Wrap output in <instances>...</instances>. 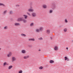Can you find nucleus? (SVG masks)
Listing matches in <instances>:
<instances>
[{"label": "nucleus", "mask_w": 73, "mask_h": 73, "mask_svg": "<svg viewBox=\"0 0 73 73\" xmlns=\"http://www.w3.org/2000/svg\"><path fill=\"white\" fill-rule=\"evenodd\" d=\"M27 14L29 16H31V14L29 13H27Z\"/></svg>", "instance_id": "nucleus-30"}, {"label": "nucleus", "mask_w": 73, "mask_h": 73, "mask_svg": "<svg viewBox=\"0 0 73 73\" xmlns=\"http://www.w3.org/2000/svg\"><path fill=\"white\" fill-rule=\"evenodd\" d=\"M23 71L22 70H21L19 72V73H22Z\"/></svg>", "instance_id": "nucleus-28"}, {"label": "nucleus", "mask_w": 73, "mask_h": 73, "mask_svg": "<svg viewBox=\"0 0 73 73\" xmlns=\"http://www.w3.org/2000/svg\"><path fill=\"white\" fill-rule=\"evenodd\" d=\"M26 52L25 50H23L22 51V53H25Z\"/></svg>", "instance_id": "nucleus-16"}, {"label": "nucleus", "mask_w": 73, "mask_h": 73, "mask_svg": "<svg viewBox=\"0 0 73 73\" xmlns=\"http://www.w3.org/2000/svg\"><path fill=\"white\" fill-rule=\"evenodd\" d=\"M36 31L37 32H40V30H39V29H37Z\"/></svg>", "instance_id": "nucleus-24"}, {"label": "nucleus", "mask_w": 73, "mask_h": 73, "mask_svg": "<svg viewBox=\"0 0 73 73\" xmlns=\"http://www.w3.org/2000/svg\"><path fill=\"white\" fill-rule=\"evenodd\" d=\"M39 51H41V50H39Z\"/></svg>", "instance_id": "nucleus-39"}, {"label": "nucleus", "mask_w": 73, "mask_h": 73, "mask_svg": "<svg viewBox=\"0 0 73 73\" xmlns=\"http://www.w3.org/2000/svg\"><path fill=\"white\" fill-rule=\"evenodd\" d=\"M7 26H6V27H4V29H7Z\"/></svg>", "instance_id": "nucleus-32"}, {"label": "nucleus", "mask_w": 73, "mask_h": 73, "mask_svg": "<svg viewBox=\"0 0 73 73\" xmlns=\"http://www.w3.org/2000/svg\"><path fill=\"white\" fill-rule=\"evenodd\" d=\"M6 64L7 63H6V62H5L4 64V65H6Z\"/></svg>", "instance_id": "nucleus-35"}, {"label": "nucleus", "mask_w": 73, "mask_h": 73, "mask_svg": "<svg viewBox=\"0 0 73 73\" xmlns=\"http://www.w3.org/2000/svg\"><path fill=\"white\" fill-rule=\"evenodd\" d=\"M19 5H16V7H19Z\"/></svg>", "instance_id": "nucleus-34"}, {"label": "nucleus", "mask_w": 73, "mask_h": 73, "mask_svg": "<svg viewBox=\"0 0 73 73\" xmlns=\"http://www.w3.org/2000/svg\"><path fill=\"white\" fill-rule=\"evenodd\" d=\"M7 12H8L7 10L3 12V14L4 15H5V14L7 13Z\"/></svg>", "instance_id": "nucleus-15"}, {"label": "nucleus", "mask_w": 73, "mask_h": 73, "mask_svg": "<svg viewBox=\"0 0 73 73\" xmlns=\"http://www.w3.org/2000/svg\"><path fill=\"white\" fill-rule=\"evenodd\" d=\"M58 47L57 46H55L54 48V49L55 50H57L58 49Z\"/></svg>", "instance_id": "nucleus-8"}, {"label": "nucleus", "mask_w": 73, "mask_h": 73, "mask_svg": "<svg viewBox=\"0 0 73 73\" xmlns=\"http://www.w3.org/2000/svg\"><path fill=\"white\" fill-rule=\"evenodd\" d=\"M21 36H24V37H26V35L24 34H21Z\"/></svg>", "instance_id": "nucleus-21"}, {"label": "nucleus", "mask_w": 73, "mask_h": 73, "mask_svg": "<svg viewBox=\"0 0 73 73\" xmlns=\"http://www.w3.org/2000/svg\"><path fill=\"white\" fill-rule=\"evenodd\" d=\"M16 58L15 57H12V62H14L15 61H16Z\"/></svg>", "instance_id": "nucleus-4"}, {"label": "nucleus", "mask_w": 73, "mask_h": 73, "mask_svg": "<svg viewBox=\"0 0 73 73\" xmlns=\"http://www.w3.org/2000/svg\"><path fill=\"white\" fill-rule=\"evenodd\" d=\"M22 21H23L24 23H27V20L23 19Z\"/></svg>", "instance_id": "nucleus-17"}, {"label": "nucleus", "mask_w": 73, "mask_h": 73, "mask_svg": "<svg viewBox=\"0 0 73 73\" xmlns=\"http://www.w3.org/2000/svg\"><path fill=\"white\" fill-rule=\"evenodd\" d=\"M65 22H66V23H68V21L67 20L65 19Z\"/></svg>", "instance_id": "nucleus-33"}, {"label": "nucleus", "mask_w": 73, "mask_h": 73, "mask_svg": "<svg viewBox=\"0 0 73 73\" xmlns=\"http://www.w3.org/2000/svg\"><path fill=\"white\" fill-rule=\"evenodd\" d=\"M54 60H50V63H51V64H53V63H54Z\"/></svg>", "instance_id": "nucleus-12"}, {"label": "nucleus", "mask_w": 73, "mask_h": 73, "mask_svg": "<svg viewBox=\"0 0 73 73\" xmlns=\"http://www.w3.org/2000/svg\"><path fill=\"white\" fill-rule=\"evenodd\" d=\"M64 32H66V31H67V29L66 28L64 30Z\"/></svg>", "instance_id": "nucleus-26"}, {"label": "nucleus", "mask_w": 73, "mask_h": 73, "mask_svg": "<svg viewBox=\"0 0 73 73\" xmlns=\"http://www.w3.org/2000/svg\"><path fill=\"white\" fill-rule=\"evenodd\" d=\"M64 58H65V60H67V59L68 58H67V57L65 56L64 57Z\"/></svg>", "instance_id": "nucleus-29"}, {"label": "nucleus", "mask_w": 73, "mask_h": 73, "mask_svg": "<svg viewBox=\"0 0 73 73\" xmlns=\"http://www.w3.org/2000/svg\"><path fill=\"white\" fill-rule=\"evenodd\" d=\"M42 7L44 8V9H45L46 8H47V6H46V5H44L42 6Z\"/></svg>", "instance_id": "nucleus-9"}, {"label": "nucleus", "mask_w": 73, "mask_h": 73, "mask_svg": "<svg viewBox=\"0 0 73 73\" xmlns=\"http://www.w3.org/2000/svg\"><path fill=\"white\" fill-rule=\"evenodd\" d=\"M23 18H19L17 19V21H23Z\"/></svg>", "instance_id": "nucleus-1"}, {"label": "nucleus", "mask_w": 73, "mask_h": 73, "mask_svg": "<svg viewBox=\"0 0 73 73\" xmlns=\"http://www.w3.org/2000/svg\"><path fill=\"white\" fill-rule=\"evenodd\" d=\"M1 50V48H0V50Z\"/></svg>", "instance_id": "nucleus-40"}, {"label": "nucleus", "mask_w": 73, "mask_h": 73, "mask_svg": "<svg viewBox=\"0 0 73 73\" xmlns=\"http://www.w3.org/2000/svg\"><path fill=\"white\" fill-rule=\"evenodd\" d=\"M66 49H67V50H68V47L66 48Z\"/></svg>", "instance_id": "nucleus-38"}, {"label": "nucleus", "mask_w": 73, "mask_h": 73, "mask_svg": "<svg viewBox=\"0 0 73 73\" xmlns=\"http://www.w3.org/2000/svg\"><path fill=\"white\" fill-rule=\"evenodd\" d=\"M39 69H43V67L41 66L39 68Z\"/></svg>", "instance_id": "nucleus-25"}, {"label": "nucleus", "mask_w": 73, "mask_h": 73, "mask_svg": "<svg viewBox=\"0 0 73 73\" xmlns=\"http://www.w3.org/2000/svg\"><path fill=\"white\" fill-rule=\"evenodd\" d=\"M43 38L42 37L40 38H38L39 40H42Z\"/></svg>", "instance_id": "nucleus-31"}, {"label": "nucleus", "mask_w": 73, "mask_h": 73, "mask_svg": "<svg viewBox=\"0 0 73 73\" xmlns=\"http://www.w3.org/2000/svg\"><path fill=\"white\" fill-rule=\"evenodd\" d=\"M11 56H12V53L11 52H9V53L7 54V57H8Z\"/></svg>", "instance_id": "nucleus-6"}, {"label": "nucleus", "mask_w": 73, "mask_h": 73, "mask_svg": "<svg viewBox=\"0 0 73 73\" xmlns=\"http://www.w3.org/2000/svg\"><path fill=\"white\" fill-rule=\"evenodd\" d=\"M29 41H35V38H29Z\"/></svg>", "instance_id": "nucleus-7"}, {"label": "nucleus", "mask_w": 73, "mask_h": 73, "mask_svg": "<svg viewBox=\"0 0 73 73\" xmlns=\"http://www.w3.org/2000/svg\"><path fill=\"white\" fill-rule=\"evenodd\" d=\"M56 5L54 4H53L52 5V9L54 10V9H56Z\"/></svg>", "instance_id": "nucleus-2"}, {"label": "nucleus", "mask_w": 73, "mask_h": 73, "mask_svg": "<svg viewBox=\"0 0 73 73\" xmlns=\"http://www.w3.org/2000/svg\"><path fill=\"white\" fill-rule=\"evenodd\" d=\"M34 25V23H31L30 24L31 27H33Z\"/></svg>", "instance_id": "nucleus-20"}, {"label": "nucleus", "mask_w": 73, "mask_h": 73, "mask_svg": "<svg viewBox=\"0 0 73 73\" xmlns=\"http://www.w3.org/2000/svg\"><path fill=\"white\" fill-rule=\"evenodd\" d=\"M43 30V28L42 27H40L39 28V30L40 31H42V30Z\"/></svg>", "instance_id": "nucleus-19"}, {"label": "nucleus", "mask_w": 73, "mask_h": 73, "mask_svg": "<svg viewBox=\"0 0 73 73\" xmlns=\"http://www.w3.org/2000/svg\"><path fill=\"white\" fill-rule=\"evenodd\" d=\"M12 67H13V66H10L9 67V69H11V68H12Z\"/></svg>", "instance_id": "nucleus-23"}, {"label": "nucleus", "mask_w": 73, "mask_h": 73, "mask_svg": "<svg viewBox=\"0 0 73 73\" xmlns=\"http://www.w3.org/2000/svg\"><path fill=\"white\" fill-rule=\"evenodd\" d=\"M50 38L51 40H52L53 38H52V37H50Z\"/></svg>", "instance_id": "nucleus-37"}, {"label": "nucleus", "mask_w": 73, "mask_h": 73, "mask_svg": "<svg viewBox=\"0 0 73 73\" xmlns=\"http://www.w3.org/2000/svg\"><path fill=\"white\" fill-rule=\"evenodd\" d=\"M0 5H1V6L2 5L3 6H4L5 7V6L4 4L3 3H0Z\"/></svg>", "instance_id": "nucleus-18"}, {"label": "nucleus", "mask_w": 73, "mask_h": 73, "mask_svg": "<svg viewBox=\"0 0 73 73\" xmlns=\"http://www.w3.org/2000/svg\"><path fill=\"white\" fill-rule=\"evenodd\" d=\"M29 56L28 55L27 56H24L23 58H24V59H27V58H29Z\"/></svg>", "instance_id": "nucleus-10"}, {"label": "nucleus", "mask_w": 73, "mask_h": 73, "mask_svg": "<svg viewBox=\"0 0 73 73\" xmlns=\"http://www.w3.org/2000/svg\"><path fill=\"white\" fill-rule=\"evenodd\" d=\"M0 28H1V27L0 26Z\"/></svg>", "instance_id": "nucleus-41"}, {"label": "nucleus", "mask_w": 73, "mask_h": 73, "mask_svg": "<svg viewBox=\"0 0 73 73\" xmlns=\"http://www.w3.org/2000/svg\"><path fill=\"white\" fill-rule=\"evenodd\" d=\"M50 13H52L53 12V10H50L49 11Z\"/></svg>", "instance_id": "nucleus-27"}, {"label": "nucleus", "mask_w": 73, "mask_h": 73, "mask_svg": "<svg viewBox=\"0 0 73 73\" xmlns=\"http://www.w3.org/2000/svg\"><path fill=\"white\" fill-rule=\"evenodd\" d=\"M32 17H35L36 16V13H32Z\"/></svg>", "instance_id": "nucleus-3"}, {"label": "nucleus", "mask_w": 73, "mask_h": 73, "mask_svg": "<svg viewBox=\"0 0 73 73\" xmlns=\"http://www.w3.org/2000/svg\"><path fill=\"white\" fill-rule=\"evenodd\" d=\"M29 12H33V10L32 9H29Z\"/></svg>", "instance_id": "nucleus-22"}, {"label": "nucleus", "mask_w": 73, "mask_h": 73, "mask_svg": "<svg viewBox=\"0 0 73 73\" xmlns=\"http://www.w3.org/2000/svg\"><path fill=\"white\" fill-rule=\"evenodd\" d=\"M67 61H69V58H67Z\"/></svg>", "instance_id": "nucleus-36"}, {"label": "nucleus", "mask_w": 73, "mask_h": 73, "mask_svg": "<svg viewBox=\"0 0 73 73\" xmlns=\"http://www.w3.org/2000/svg\"><path fill=\"white\" fill-rule=\"evenodd\" d=\"M23 16L25 17V19H27V18H28V16L26 15H23Z\"/></svg>", "instance_id": "nucleus-13"}, {"label": "nucleus", "mask_w": 73, "mask_h": 73, "mask_svg": "<svg viewBox=\"0 0 73 73\" xmlns=\"http://www.w3.org/2000/svg\"><path fill=\"white\" fill-rule=\"evenodd\" d=\"M14 25L15 26H19V25H20V24L19 23H15Z\"/></svg>", "instance_id": "nucleus-5"}, {"label": "nucleus", "mask_w": 73, "mask_h": 73, "mask_svg": "<svg viewBox=\"0 0 73 73\" xmlns=\"http://www.w3.org/2000/svg\"><path fill=\"white\" fill-rule=\"evenodd\" d=\"M9 13L10 15H12V14H13V11H10L9 12Z\"/></svg>", "instance_id": "nucleus-14"}, {"label": "nucleus", "mask_w": 73, "mask_h": 73, "mask_svg": "<svg viewBox=\"0 0 73 73\" xmlns=\"http://www.w3.org/2000/svg\"><path fill=\"white\" fill-rule=\"evenodd\" d=\"M46 33H47V34H49V33H50V31L49 30H46Z\"/></svg>", "instance_id": "nucleus-11"}]
</instances>
